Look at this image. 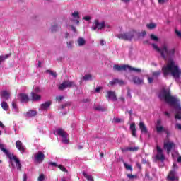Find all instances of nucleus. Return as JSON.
I'll use <instances>...</instances> for the list:
<instances>
[{"mask_svg":"<svg viewBox=\"0 0 181 181\" xmlns=\"http://www.w3.org/2000/svg\"><path fill=\"white\" fill-rule=\"evenodd\" d=\"M153 49L160 53V56L164 60H168L167 64L162 68V71L164 77L172 76L175 81H179L181 78V69H179L176 62L172 59L174 57L176 49L170 48L168 44H163L160 48L158 47L156 45H152Z\"/></svg>","mask_w":181,"mask_h":181,"instance_id":"1","label":"nucleus"},{"mask_svg":"<svg viewBox=\"0 0 181 181\" xmlns=\"http://www.w3.org/2000/svg\"><path fill=\"white\" fill-rule=\"evenodd\" d=\"M159 97L160 100H164L165 103L173 107L175 111V119H181L180 100L176 96L170 95V90L169 88H163Z\"/></svg>","mask_w":181,"mask_h":181,"instance_id":"2","label":"nucleus"},{"mask_svg":"<svg viewBox=\"0 0 181 181\" xmlns=\"http://www.w3.org/2000/svg\"><path fill=\"white\" fill-rule=\"evenodd\" d=\"M0 135H2V131H0ZM0 149L6 155L7 158L9 159L10 168L11 169H15V164L16 167L18 170H22V165L21 164V160L16 156L11 153L9 151L5 148V144H2V141L0 140Z\"/></svg>","mask_w":181,"mask_h":181,"instance_id":"3","label":"nucleus"},{"mask_svg":"<svg viewBox=\"0 0 181 181\" xmlns=\"http://www.w3.org/2000/svg\"><path fill=\"white\" fill-rule=\"evenodd\" d=\"M146 35V31H142L138 33L135 30L132 31H124L122 28H120L119 33L116 35V37L122 39V40H132L135 36L137 37H144Z\"/></svg>","mask_w":181,"mask_h":181,"instance_id":"4","label":"nucleus"},{"mask_svg":"<svg viewBox=\"0 0 181 181\" xmlns=\"http://www.w3.org/2000/svg\"><path fill=\"white\" fill-rule=\"evenodd\" d=\"M105 28V21H101L98 20H95L93 21V23L91 26V30L95 31V30H103Z\"/></svg>","mask_w":181,"mask_h":181,"instance_id":"5","label":"nucleus"},{"mask_svg":"<svg viewBox=\"0 0 181 181\" xmlns=\"http://www.w3.org/2000/svg\"><path fill=\"white\" fill-rule=\"evenodd\" d=\"M69 21L71 23H74L78 26V25H80V12L75 11L71 13Z\"/></svg>","mask_w":181,"mask_h":181,"instance_id":"6","label":"nucleus"},{"mask_svg":"<svg viewBox=\"0 0 181 181\" xmlns=\"http://www.w3.org/2000/svg\"><path fill=\"white\" fill-rule=\"evenodd\" d=\"M57 135L62 138L63 144H69V134L63 129H58L56 131Z\"/></svg>","mask_w":181,"mask_h":181,"instance_id":"7","label":"nucleus"},{"mask_svg":"<svg viewBox=\"0 0 181 181\" xmlns=\"http://www.w3.org/2000/svg\"><path fill=\"white\" fill-rule=\"evenodd\" d=\"M176 144L173 141H170L169 140L164 141L163 148L165 151H167L168 155L170 153L173 149H175Z\"/></svg>","mask_w":181,"mask_h":181,"instance_id":"8","label":"nucleus"},{"mask_svg":"<svg viewBox=\"0 0 181 181\" xmlns=\"http://www.w3.org/2000/svg\"><path fill=\"white\" fill-rule=\"evenodd\" d=\"M156 151L157 153L155 156L156 160H160V162H163L165 159V155L163 154V150L162 148H160V146L157 145Z\"/></svg>","mask_w":181,"mask_h":181,"instance_id":"9","label":"nucleus"},{"mask_svg":"<svg viewBox=\"0 0 181 181\" xmlns=\"http://www.w3.org/2000/svg\"><path fill=\"white\" fill-rule=\"evenodd\" d=\"M71 87H76V83L71 81H64L59 86V90H65V88H70Z\"/></svg>","mask_w":181,"mask_h":181,"instance_id":"10","label":"nucleus"},{"mask_svg":"<svg viewBox=\"0 0 181 181\" xmlns=\"http://www.w3.org/2000/svg\"><path fill=\"white\" fill-rule=\"evenodd\" d=\"M45 160V153L42 151H38L34 154V162L35 163H42Z\"/></svg>","mask_w":181,"mask_h":181,"instance_id":"11","label":"nucleus"},{"mask_svg":"<svg viewBox=\"0 0 181 181\" xmlns=\"http://www.w3.org/2000/svg\"><path fill=\"white\" fill-rule=\"evenodd\" d=\"M16 148L21 153H25V151H26V146L20 140L16 141Z\"/></svg>","mask_w":181,"mask_h":181,"instance_id":"12","label":"nucleus"},{"mask_svg":"<svg viewBox=\"0 0 181 181\" xmlns=\"http://www.w3.org/2000/svg\"><path fill=\"white\" fill-rule=\"evenodd\" d=\"M129 69V65H114L113 70L115 71H127Z\"/></svg>","mask_w":181,"mask_h":181,"instance_id":"13","label":"nucleus"},{"mask_svg":"<svg viewBox=\"0 0 181 181\" xmlns=\"http://www.w3.org/2000/svg\"><path fill=\"white\" fill-rule=\"evenodd\" d=\"M168 179L171 181L178 180L179 177H177V174H176V171L175 170L170 171Z\"/></svg>","mask_w":181,"mask_h":181,"instance_id":"14","label":"nucleus"},{"mask_svg":"<svg viewBox=\"0 0 181 181\" xmlns=\"http://www.w3.org/2000/svg\"><path fill=\"white\" fill-rule=\"evenodd\" d=\"M107 95L106 96L107 100H111L112 101H117V95L115 92L112 90L107 91Z\"/></svg>","mask_w":181,"mask_h":181,"instance_id":"15","label":"nucleus"},{"mask_svg":"<svg viewBox=\"0 0 181 181\" xmlns=\"http://www.w3.org/2000/svg\"><path fill=\"white\" fill-rule=\"evenodd\" d=\"M160 124H161L160 120H158L156 124V129L158 134H162V132H166V129L165 127H163L162 125H160Z\"/></svg>","mask_w":181,"mask_h":181,"instance_id":"16","label":"nucleus"},{"mask_svg":"<svg viewBox=\"0 0 181 181\" xmlns=\"http://www.w3.org/2000/svg\"><path fill=\"white\" fill-rule=\"evenodd\" d=\"M50 105H52V102L50 101L45 102L41 104L39 110L40 111H47V110H49V108L50 107Z\"/></svg>","mask_w":181,"mask_h":181,"instance_id":"17","label":"nucleus"},{"mask_svg":"<svg viewBox=\"0 0 181 181\" xmlns=\"http://www.w3.org/2000/svg\"><path fill=\"white\" fill-rule=\"evenodd\" d=\"M110 86H114L115 84H119V86H125L127 84V82L121 79L115 78L110 81Z\"/></svg>","mask_w":181,"mask_h":181,"instance_id":"18","label":"nucleus"},{"mask_svg":"<svg viewBox=\"0 0 181 181\" xmlns=\"http://www.w3.org/2000/svg\"><path fill=\"white\" fill-rule=\"evenodd\" d=\"M18 98L21 103H28L29 101V96L25 93H20L18 95Z\"/></svg>","mask_w":181,"mask_h":181,"instance_id":"19","label":"nucleus"},{"mask_svg":"<svg viewBox=\"0 0 181 181\" xmlns=\"http://www.w3.org/2000/svg\"><path fill=\"white\" fill-rule=\"evenodd\" d=\"M37 115V112L36 110H28L25 114V117H27V118H30L32 117H36Z\"/></svg>","mask_w":181,"mask_h":181,"instance_id":"20","label":"nucleus"},{"mask_svg":"<svg viewBox=\"0 0 181 181\" xmlns=\"http://www.w3.org/2000/svg\"><path fill=\"white\" fill-rule=\"evenodd\" d=\"M139 149V147L134 146V147H126L124 148H122V151L123 152H136Z\"/></svg>","mask_w":181,"mask_h":181,"instance_id":"21","label":"nucleus"},{"mask_svg":"<svg viewBox=\"0 0 181 181\" xmlns=\"http://www.w3.org/2000/svg\"><path fill=\"white\" fill-rule=\"evenodd\" d=\"M139 127L142 134H148V129H146V126H145V124H144V122H141L139 124Z\"/></svg>","mask_w":181,"mask_h":181,"instance_id":"22","label":"nucleus"},{"mask_svg":"<svg viewBox=\"0 0 181 181\" xmlns=\"http://www.w3.org/2000/svg\"><path fill=\"white\" fill-rule=\"evenodd\" d=\"M49 165L51 166H55V167L59 168V169H60V170H62V172H67V170L66 169V168H64V166H63L62 165H57V163H56L54 162H50Z\"/></svg>","mask_w":181,"mask_h":181,"instance_id":"23","label":"nucleus"},{"mask_svg":"<svg viewBox=\"0 0 181 181\" xmlns=\"http://www.w3.org/2000/svg\"><path fill=\"white\" fill-rule=\"evenodd\" d=\"M11 95V93L8 90H3L1 92V97L4 98V100L6 101L7 100H9V97Z\"/></svg>","mask_w":181,"mask_h":181,"instance_id":"24","label":"nucleus"},{"mask_svg":"<svg viewBox=\"0 0 181 181\" xmlns=\"http://www.w3.org/2000/svg\"><path fill=\"white\" fill-rule=\"evenodd\" d=\"M130 131L132 132V136L136 138V128L135 127V123H132L130 124Z\"/></svg>","mask_w":181,"mask_h":181,"instance_id":"25","label":"nucleus"},{"mask_svg":"<svg viewBox=\"0 0 181 181\" xmlns=\"http://www.w3.org/2000/svg\"><path fill=\"white\" fill-rule=\"evenodd\" d=\"M76 43L78 46H79L80 47H82V46H84V45H86V40L83 37H79L77 40Z\"/></svg>","mask_w":181,"mask_h":181,"instance_id":"26","label":"nucleus"},{"mask_svg":"<svg viewBox=\"0 0 181 181\" xmlns=\"http://www.w3.org/2000/svg\"><path fill=\"white\" fill-rule=\"evenodd\" d=\"M31 95L33 101H39V100L42 98V96H40V95L36 94L35 93V92H32Z\"/></svg>","mask_w":181,"mask_h":181,"instance_id":"27","label":"nucleus"},{"mask_svg":"<svg viewBox=\"0 0 181 181\" xmlns=\"http://www.w3.org/2000/svg\"><path fill=\"white\" fill-rule=\"evenodd\" d=\"M133 81H134V84H142V83H144V79L140 78L138 76H134L133 78Z\"/></svg>","mask_w":181,"mask_h":181,"instance_id":"28","label":"nucleus"},{"mask_svg":"<svg viewBox=\"0 0 181 181\" xmlns=\"http://www.w3.org/2000/svg\"><path fill=\"white\" fill-rule=\"evenodd\" d=\"M11 54H6V55H0V66L2 65V63L6 60V59H9Z\"/></svg>","mask_w":181,"mask_h":181,"instance_id":"29","label":"nucleus"},{"mask_svg":"<svg viewBox=\"0 0 181 181\" xmlns=\"http://www.w3.org/2000/svg\"><path fill=\"white\" fill-rule=\"evenodd\" d=\"M12 108H13V112H14V114L19 113V109L18 108V106L16 105V103H15V101L12 102Z\"/></svg>","mask_w":181,"mask_h":181,"instance_id":"30","label":"nucleus"},{"mask_svg":"<svg viewBox=\"0 0 181 181\" xmlns=\"http://www.w3.org/2000/svg\"><path fill=\"white\" fill-rule=\"evenodd\" d=\"M127 70H129V71H135V73H141V71H142L141 69L134 68L131 66H129V68H127Z\"/></svg>","mask_w":181,"mask_h":181,"instance_id":"31","label":"nucleus"},{"mask_svg":"<svg viewBox=\"0 0 181 181\" xmlns=\"http://www.w3.org/2000/svg\"><path fill=\"white\" fill-rule=\"evenodd\" d=\"M1 108H3L4 110V111H8V110H9V105H8V103L3 101L1 103Z\"/></svg>","mask_w":181,"mask_h":181,"instance_id":"32","label":"nucleus"},{"mask_svg":"<svg viewBox=\"0 0 181 181\" xmlns=\"http://www.w3.org/2000/svg\"><path fill=\"white\" fill-rule=\"evenodd\" d=\"M113 124H121V122H124V119L118 117H114L112 119Z\"/></svg>","mask_w":181,"mask_h":181,"instance_id":"33","label":"nucleus"},{"mask_svg":"<svg viewBox=\"0 0 181 181\" xmlns=\"http://www.w3.org/2000/svg\"><path fill=\"white\" fill-rule=\"evenodd\" d=\"M60 29V26H59L57 24H54L51 27V32H57Z\"/></svg>","mask_w":181,"mask_h":181,"instance_id":"34","label":"nucleus"},{"mask_svg":"<svg viewBox=\"0 0 181 181\" xmlns=\"http://www.w3.org/2000/svg\"><path fill=\"white\" fill-rule=\"evenodd\" d=\"M146 28L148 29H150V30L155 29V28H156V23H150L146 25Z\"/></svg>","mask_w":181,"mask_h":181,"instance_id":"35","label":"nucleus"},{"mask_svg":"<svg viewBox=\"0 0 181 181\" xmlns=\"http://www.w3.org/2000/svg\"><path fill=\"white\" fill-rule=\"evenodd\" d=\"M67 45V48L69 49L70 50H71V49H73V46L74 45V41L71 40V41H68L66 42Z\"/></svg>","mask_w":181,"mask_h":181,"instance_id":"36","label":"nucleus"},{"mask_svg":"<svg viewBox=\"0 0 181 181\" xmlns=\"http://www.w3.org/2000/svg\"><path fill=\"white\" fill-rule=\"evenodd\" d=\"M83 176L87 179L88 181H94V178H93V176L88 175L86 173H83Z\"/></svg>","mask_w":181,"mask_h":181,"instance_id":"37","label":"nucleus"},{"mask_svg":"<svg viewBox=\"0 0 181 181\" xmlns=\"http://www.w3.org/2000/svg\"><path fill=\"white\" fill-rule=\"evenodd\" d=\"M124 166L127 169V170H130V172H132V166L131 165L127 164V163H124Z\"/></svg>","mask_w":181,"mask_h":181,"instance_id":"38","label":"nucleus"},{"mask_svg":"<svg viewBox=\"0 0 181 181\" xmlns=\"http://www.w3.org/2000/svg\"><path fill=\"white\" fill-rule=\"evenodd\" d=\"M92 78H93V76L90 74H86L83 76V80H85L86 81L92 80Z\"/></svg>","mask_w":181,"mask_h":181,"instance_id":"39","label":"nucleus"},{"mask_svg":"<svg viewBox=\"0 0 181 181\" xmlns=\"http://www.w3.org/2000/svg\"><path fill=\"white\" fill-rule=\"evenodd\" d=\"M160 71H154L152 73V76L156 78L160 76Z\"/></svg>","mask_w":181,"mask_h":181,"instance_id":"40","label":"nucleus"},{"mask_svg":"<svg viewBox=\"0 0 181 181\" xmlns=\"http://www.w3.org/2000/svg\"><path fill=\"white\" fill-rule=\"evenodd\" d=\"M150 37H151V40H153L154 42H158V40H159V38L153 34H151Z\"/></svg>","mask_w":181,"mask_h":181,"instance_id":"41","label":"nucleus"},{"mask_svg":"<svg viewBox=\"0 0 181 181\" xmlns=\"http://www.w3.org/2000/svg\"><path fill=\"white\" fill-rule=\"evenodd\" d=\"M127 176L130 180H134V179H136V175H134L132 174H127Z\"/></svg>","mask_w":181,"mask_h":181,"instance_id":"42","label":"nucleus"},{"mask_svg":"<svg viewBox=\"0 0 181 181\" xmlns=\"http://www.w3.org/2000/svg\"><path fill=\"white\" fill-rule=\"evenodd\" d=\"M47 73H49L50 76H52L53 77H57V74L51 70H47Z\"/></svg>","mask_w":181,"mask_h":181,"instance_id":"43","label":"nucleus"},{"mask_svg":"<svg viewBox=\"0 0 181 181\" xmlns=\"http://www.w3.org/2000/svg\"><path fill=\"white\" fill-rule=\"evenodd\" d=\"M38 181H44L45 180V175L41 174L37 179Z\"/></svg>","mask_w":181,"mask_h":181,"instance_id":"44","label":"nucleus"},{"mask_svg":"<svg viewBox=\"0 0 181 181\" xmlns=\"http://www.w3.org/2000/svg\"><path fill=\"white\" fill-rule=\"evenodd\" d=\"M34 91H35V93H41L42 92V90H40V88L36 86L35 88H34Z\"/></svg>","mask_w":181,"mask_h":181,"instance_id":"45","label":"nucleus"},{"mask_svg":"<svg viewBox=\"0 0 181 181\" xmlns=\"http://www.w3.org/2000/svg\"><path fill=\"white\" fill-rule=\"evenodd\" d=\"M95 110H96L97 111H103V107H101L100 105L95 107Z\"/></svg>","mask_w":181,"mask_h":181,"instance_id":"46","label":"nucleus"},{"mask_svg":"<svg viewBox=\"0 0 181 181\" xmlns=\"http://www.w3.org/2000/svg\"><path fill=\"white\" fill-rule=\"evenodd\" d=\"M63 98H64V96L59 95V96H57L56 97V100L57 101H62V100H63Z\"/></svg>","mask_w":181,"mask_h":181,"instance_id":"47","label":"nucleus"},{"mask_svg":"<svg viewBox=\"0 0 181 181\" xmlns=\"http://www.w3.org/2000/svg\"><path fill=\"white\" fill-rule=\"evenodd\" d=\"M70 28H71V30H72L74 33H76L77 32L76 27H74V25H70Z\"/></svg>","mask_w":181,"mask_h":181,"instance_id":"48","label":"nucleus"},{"mask_svg":"<svg viewBox=\"0 0 181 181\" xmlns=\"http://www.w3.org/2000/svg\"><path fill=\"white\" fill-rule=\"evenodd\" d=\"M176 169H177V164H176V163H174L173 165V170H175Z\"/></svg>","mask_w":181,"mask_h":181,"instance_id":"49","label":"nucleus"},{"mask_svg":"<svg viewBox=\"0 0 181 181\" xmlns=\"http://www.w3.org/2000/svg\"><path fill=\"white\" fill-rule=\"evenodd\" d=\"M102 87H97L95 90V93H100V91H101L102 90Z\"/></svg>","mask_w":181,"mask_h":181,"instance_id":"50","label":"nucleus"},{"mask_svg":"<svg viewBox=\"0 0 181 181\" xmlns=\"http://www.w3.org/2000/svg\"><path fill=\"white\" fill-rule=\"evenodd\" d=\"M84 21H90L91 20V17L90 16H86L85 17H83Z\"/></svg>","mask_w":181,"mask_h":181,"instance_id":"51","label":"nucleus"},{"mask_svg":"<svg viewBox=\"0 0 181 181\" xmlns=\"http://www.w3.org/2000/svg\"><path fill=\"white\" fill-rule=\"evenodd\" d=\"M175 33H176L177 36H178V37L181 38V32L180 31L175 30Z\"/></svg>","mask_w":181,"mask_h":181,"instance_id":"52","label":"nucleus"},{"mask_svg":"<svg viewBox=\"0 0 181 181\" xmlns=\"http://www.w3.org/2000/svg\"><path fill=\"white\" fill-rule=\"evenodd\" d=\"M148 81L150 84H151V83H153V78H151V77H148Z\"/></svg>","mask_w":181,"mask_h":181,"instance_id":"53","label":"nucleus"},{"mask_svg":"<svg viewBox=\"0 0 181 181\" xmlns=\"http://www.w3.org/2000/svg\"><path fill=\"white\" fill-rule=\"evenodd\" d=\"M131 92H129V90H127V99L131 100Z\"/></svg>","mask_w":181,"mask_h":181,"instance_id":"54","label":"nucleus"},{"mask_svg":"<svg viewBox=\"0 0 181 181\" xmlns=\"http://www.w3.org/2000/svg\"><path fill=\"white\" fill-rule=\"evenodd\" d=\"M101 46H104V45H105V40H100V42Z\"/></svg>","mask_w":181,"mask_h":181,"instance_id":"55","label":"nucleus"},{"mask_svg":"<svg viewBox=\"0 0 181 181\" xmlns=\"http://www.w3.org/2000/svg\"><path fill=\"white\" fill-rule=\"evenodd\" d=\"M165 2H168V0H158L159 4H165Z\"/></svg>","mask_w":181,"mask_h":181,"instance_id":"56","label":"nucleus"},{"mask_svg":"<svg viewBox=\"0 0 181 181\" xmlns=\"http://www.w3.org/2000/svg\"><path fill=\"white\" fill-rule=\"evenodd\" d=\"M26 180H28V177H27L26 174H24L23 175V181H26Z\"/></svg>","mask_w":181,"mask_h":181,"instance_id":"57","label":"nucleus"},{"mask_svg":"<svg viewBox=\"0 0 181 181\" xmlns=\"http://www.w3.org/2000/svg\"><path fill=\"white\" fill-rule=\"evenodd\" d=\"M105 28H107V29H111V25H110L108 24H105Z\"/></svg>","mask_w":181,"mask_h":181,"instance_id":"58","label":"nucleus"},{"mask_svg":"<svg viewBox=\"0 0 181 181\" xmlns=\"http://www.w3.org/2000/svg\"><path fill=\"white\" fill-rule=\"evenodd\" d=\"M122 2H124V4H128L131 0H121Z\"/></svg>","mask_w":181,"mask_h":181,"instance_id":"59","label":"nucleus"},{"mask_svg":"<svg viewBox=\"0 0 181 181\" xmlns=\"http://www.w3.org/2000/svg\"><path fill=\"white\" fill-rule=\"evenodd\" d=\"M177 162L181 163V156H179V157L177 158Z\"/></svg>","mask_w":181,"mask_h":181,"instance_id":"60","label":"nucleus"},{"mask_svg":"<svg viewBox=\"0 0 181 181\" xmlns=\"http://www.w3.org/2000/svg\"><path fill=\"white\" fill-rule=\"evenodd\" d=\"M165 115H166V117H168L169 118V117H170V114H169V112H165Z\"/></svg>","mask_w":181,"mask_h":181,"instance_id":"61","label":"nucleus"},{"mask_svg":"<svg viewBox=\"0 0 181 181\" xmlns=\"http://www.w3.org/2000/svg\"><path fill=\"white\" fill-rule=\"evenodd\" d=\"M0 127H1V128H4L5 126H4V124H2V122L0 121Z\"/></svg>","mask_w":181,"mask_h":181,"instance_id":"62","label":"nucleus"},{"mask_svg":"<svg viewBox=\"0 0 181 181\" xmlns=\"http://www.w3.org/2000/svg\"><path fill=\"white\" fill-rule=\"evenodd\" d=\"M136 166H137V168H139V169H141V164L136 163Z\"/></svg>","mask_w":181,"mask_h":181,"instance_id":"63","label":"nucleus"},{"mask_svg":"<svg viewBox=\"0 0 181 181\" xmlns=\"http://www.w3.org/2000/svg\"><path fill=\"white\" fill-rule=\"evenodd\" d=\"M65 37H66V39H67V37H69V33H65Z\"/></svg>","mask_w":181,"mask_h":181,"instance_id":"64","label":"nucleus"}]
</instances>
